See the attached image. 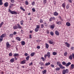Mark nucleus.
<instances>
[{
  "mask_svg": "<svg viewBox=\"0 0 74 74\" xmlns=\"http://www.w3.org/2000/svg\"><path fill=\"white\" fill-rule=\"evenodd\" d=\"M59 66L60 68L61 69H65V67L64 66H63V65L62 64H61L59 65Z\"/></svg>",
  "mask_w": 74,
  "mask_h": 74,
  "instance_id": "obj_12",
  "label": "nucleus"
},
{
  "mask_svg": "<svg viewBox=\"0 0 74 74\" xmlns=\"http://www.w3.org/2000/svg\"><path fill=\"white\" fill-rule=\"evenodd\" d=\"M26 60H23L21 62L20 64H25V63H26Z\"/></svg>",
  "mask_w": 74,
  "mask_h": 74,
  "instance_id": "obj_9",
  "label": "nucleus"
},
{
  "mask_svg": "<svg viewBox=\"0 0 74 74\" xmlns=\"http://www.w3.org/2000/svg\"><path fill=\"white\" fill-rule=\"evenodd\" d=\"M10 61L11 63H13L14 62V58H12Z\"/></svg>",
  "mask_w": 74,
  "mask_h": 74,
  "instance_id": "obj_29",
  "label": "nucleus"
},
{
  "mask_svg": "<svg viewBox=\"0 0 74 74\" xmlns=\"http://www.w3.org/2000/svg\"><path fill=\"white\" fill-rule=\"evenodd\" d=\"M36 27L35 29V32H37L38 30H39V29H40V25H36Z\"/></svg>",
  "mask_w": 74,
  "mask_h": 74,
  "instance_id": "obj_6",
  "label": "nucleus"
},
{
  "mask_svg": "<svg viewBox=\"0 0 74 74\" xmlns=\"http://www.w3.org/2000/svg\"><path fill=\"white\" fill-rule=\"evenodd\" d=\"M69 69H66V70L63 69L62 71V74H67V73H69Z\"/></svg>",
  "mask_w": 74,
  "mask_h": 74,
  "instance_id": "obj_5",
  "label": "nucleus"
},
{
  "mask_svg": "<svg viewBox=\"0 0 74 74\" xmlns=\"http://www.w3.org/2000/svg\"><path fill=\"white\" fill-rule=\"evenodd\" d=\"M55 25H51L50 26L51 29H54V27H55Z\"/></svg>",
  "mask_w": 74,
  "mask_h": 74,
  "instance_id": "obj_19",
  "label": "nucleus"
},
{
  "mask_svg": "<svg viewBox=\"0 0 74 74\" xmlns=\"http://www.w3.org/2000/svg\"><path fill=\"white\" fill-rule=\"evenodd\" d=\"M36 48H37V49H40V46H37Z\"/></svg>",
  "mask_w": 74,
  "mask_h": 74,
  "instance_id": "obj_54",
  "label": "nucleus"
},
{
  "mask_svg": "<svg viewBox=\"0 0 74 74\" xmlns=\"http://www.w3.org/2000/svg\"><path fill=\"white\" fill-rule=\"evenodd\" d=\"M10 5H11L12 7H13V5H14V4L11 3L10 4Z\"/></svg>",
  "mask_w": 74,
  "mask_h": 74,
  "instance_id": "obj_61",
  "label": "nucleus"
},
{
  "mask_svg": "<svg viewBox=\"0 0 74 74\" xmlns=\"http://www.w3.org/2000/svg\"><path fill=\"white\" fill-rule=\"evenodd\" d=\"M39 64H40V65H41V66H43L44 64L43 63V62H40L39 63Z\"/></svg>",
  "mask_w": 74,
  "mask_h": 74,
  "instance_id": "obj_40",
  "label": "nucleus"
},
{
  "mask_svg": "<svg viewBox=\"0 0 74 74\" xmlns=\"http://www.w3.org/2000/svg\"><path fill=\"white\" fill-rule=\"evenodd\" d=\"M74 47H72L71 49L72 50H73V49H74Z\"/></svg>",
  "mask_w": 74,
  "mask_h": 74,
  "instance_id": "obj_58",
  "label": "nucleus"
},
{
  "mask_svg": "<svg viewBox=\"0 0 74 74\" xmlns=\"http://www.w3.org/2000/svg\"><path fill=\"white\" fill-rule=\"evenodd\" d=\"M56 24L59 25H62V21H59L56 22Z\"/></svg>",
  "mask_w": 74,
  "mask_h": 74,
  "instance_id": "obj_11",
  "label": "nucleus"
},
{
  "mask_svg": "<svg viewBox=\"0 0 74 74\" xmlns=\"http://www.w3.org/2000/svg\"><path fill=\"white\" fill-rule=\"evenodd\" d=\"M6 47L8 48H10V47H11V45L10 44L9 42L6 43Z\"/></svg>",
  "mask_w": 74,
  "mask_h": 74,
  "instance_id": "obj_8",
  "label": "nucleus"
},
{
  "mask_svg": "<svg viewBox=\"0 0 74 74\" xmlns=\"http://www.w3.org/2000/svg\"><path fill=\"white\" fill-rule=\"evenodd\" d=\"M62 64L63 65H64L66 67H68V66H69V65L71 64V62H68L67 64H66L65 62H62Z\"/></svg>",
  "mask_w": 74,
  "mask_h": 74,
  "instance_id": "obj_4",
  "label": "nucleus"
},
{
  "mask_svg": "<svg viewBox=\"0 0 74 74\" xmlns=\"http://www.w3.org/2000/svg\"><path fill=\"white\" fill-rule=\"evenodd\" d=\"M24 22V21L23 20L21 21H20V24L22 25H22H23Z\"/></svg>",
  "mask_w": 74,
  "mask_h": 74,
  "instance_id": "obj_33",
  "label": "nucleus"
},
{
  "mask_svg": "<svg viewBox=\"0 0 74 74\" xmlns=\"http://www.w3.org/2000/svg\"><path fill=\"white\" fill-rule=\"evenodd\" d=\"M73 59H74V53H73L69 57V58L70 60H72L73 59Z\"/></svg>",
  "mask_w": 74,
  "mask_h": 74,
  "instance_id": "obj_7",
  "label": "nucleus"
},
{
  "mask_svg": "<svg viewBox=\"0 0 74 74\" xmlns=\"http://www.w3.org/2000/svg\"><path fill=\"white\" fill-rule=\"evenodd\" d=\"M60 68H56V70L57 71H59V70H60Z\"/></svg>",
  "mask_w": 74,
  "mask_h": 74,
  "instance_id": "obj_39",
  "label": "nucleus"
},
{
  "mask_svg": "<svg viewBox=\"0 0 74 74\" xmlns=\"http://www.w3.org/2000/svg\"><path fill=\"white\" fill-rule=\"evenodd\" d=\"M7 36V34H4L1 35V36L3 38H4V37H6V36Z\"/></svg>",
  "mask_w": 74,
  "mask_h": 74,
  "instance_id": "obj_18",
  "label": "nucleus"
},
{
  "mask_svg": "<svg viewBox=\"0 0 74 74\" xmlns=\"http://www.w3.org/2000/svg\"><path fill=\"white\" fill-rule=\"evenodd\" d=\"M41 59H42V60H43V61H45L46 60L45 59V58H44V57H42L41 58Z\"/></svg>",
  "mask_w": 74,
  "mask_h": 74,
  "instance_id": "obj_47",
  "label": "nucleus"
},
{
  "mask_svg": "<svg viewBox=\"0 0 74 74\" xmlns=\"http://www.w3.org/2000/svg\"><path fill=\"white\" fill-rule=\"evenodd\" d=\"M28 54L27 53H25V56H28Z\"/></svg>",
  "mask_w": 74,
  "mask_h": 74,
  "instance_id": "obj_56",
  "label": "nucleus"
},
{
  "mask_svg": "<svg viewBox=\"0 0 74 74\" xmlns=\"http://www.w3.org/2000/svg\"><path fill=\"white\" fill-rule=\"evenodd\" d=\"M40 23H43V21H42V19H41L40 20Z\"/></svg>",
  "mask_w": 74,
  "mask_h": 74,
  "instance_id": "obj_52",
  "label": "nucleus"
},
{
  "mask_svg": "<svg viewBox=\"0 0 74 74\" xmlns=\"http://www.w3.org/2000/svg\"><path fill=\"white\" fill-rule=\"evenodd\" d=\"M54 15L55 16H57L58 15V13H57L56 12H55L54 13Z\"/></svg>",
  "mask_w": 74,
  "mask_h": 74,
  "instance_id": "obj_34",
  "label": "nucleus"
},
{
  "mask_svg": "<svg viewBox=\"0 0 74 74\" xmlns=\"http://www.w3.org/2000/svg\"><path fill=\"white\" fill-rule=\"evenodd\" d=\"M44 25H45V26H47V23H44Z\"/></svg>",
  "mask_w": 74,
  "mask_h": 74,
  "instance_id": "obj_60",
  "label": "nucleus"
},
{
  "mask_svg": "<svg viewBox=\"0 0 74 74\" xmlns=\"http://www.w3.org/2000/svg\"><path fill=\"white\" fill-rule=\"evenodd\" d=\"M70 8V5H67L66 6V8L67 9H68Z\"/></svg>",
  "mask_w": 74,
  "mask_h": 74,
  "instance_id": "obj_31",
  "label": "nucleus"
},
{
  "mask_svg": "<svg viewBox=\"0 0 74 74\" xmlns=\"http://www.w3.org/2000/svg\"><path fill=\"white\" fill-rule=\"evenodd\" d=\"M57 64L58 65V66H59V65H60V64H60V62H57Z\"/></svg>",
  "mask_w": 74,
  "mask_h": 74,
  "instance_id": "obj_44",
  "label": "nucleus"
},
{
  "mask_svg": "<svg viewBox=\"0 0 74 74\" xmlns=\"http://www.w3.org/2000/svg\"><path fill=\"white\" fill-rule=\"evenodd\" d=\"M32 11H33V12H35V11H36V10L34 8H32Z\"/></svg>",
  "mask_w": 74,
  "mask_h": 74,
  "instance_id": "obj_53",
  "label": "nucleus"
},
{
  "mask_svg": "<svg viewBox=\"0 0 74 74\" xmlns=\"http://www.w3.org/2000/svg\"><path fill=\"white\" fill-rule=\"evenodd\" d=\"M50 66V67H53H53H54L55 66L53 64H51Z\"/></svg>",
  "mask_w": 74,
  "mask_h": 74,
  "instance_id": "obj_50",
  "label": "nucleus"
},
{
  "mask_svg": "<svg viewBox=\"0 0 74 74\" xmlns=\"http://www.w3.org/2000/svg\"><path fill=\"white\" fill-rule=\"evenodd\" d=\"M3 38L1 36H0V42L3 41Z\"/></svg>",
  "mask_w": 74,
  "mask_h": 74,
  "instance_id": "obj_23",
  "label": "nucleus"
},
{
  "mask_svg": "<svg viewBox=\"0 0 74 74\" xmlns=\"http://www.w3.org/2000/svg\"><path fill=\"white\" fill-rule=\"evenodd\" d=\"M51 64V63L49 62H48L47 63H46L45 64V66H49V65H50V64Z\"/></svg>",
  "mask_w": 74,
  "mask_h": 74,
  "instance_id": "obj_25",
  "label": "nucleus"
},
{
  "mask_svg": "<svg viewBox=\"0 0 74 74\" xmlns=\"http://www.w3.org/2000/svg\"><path fill=\"white\" fill-rule=\"evenodd\" d=\"M32 38V35H29V38Z\"/></svg>",
  "mask_w": 74,
  "mask_h": 74,
  "instance_id": "obj_62",
  "label": "nucleus"
},
{
  "mask_svg": "<svg viewBox=\"0 0 74 74\" xmlns=\"http://www.w3.org/2000/svg\"><path fill=\"white\" fill-rule=\"evenodd\" d=\"M43 3L44 4H45L46 3H47V0H43Z\"/></svg>",
  "mask_w": 74,
  "mask_h": 74,
  "instance_id": "obj_43",
  "label": "nucleus"
},
{
  "mask_svg": "<svg viewBox=\"0 0 74 74\" xmlns=\"http://www.w3.org/2000/svg\"><path fill=\"white\" fill-rule=\"evenodd\" d=\"M49 44H53V41L50 40V41H49Z\"/></svg>",
  "mask_w": 74,
  "mask_h": 74,
  "instance_id": "obj_42",
  "label": "nucleus"
},
{
  "mask_svg": "<svg viewBox=\"0 0 74 74\" xmlns=\"http://www.w3.org/2000/svg\"><path fill=\"white\" fill-rule=\"evenodd\" d=\"M14 34V35H15L16 34V32H14L13 35Z\"/></svg>",
  "mask_w": 74,
  "mask_h": 74,
  "instance_id": "obj_57",
  "label": "nucleus"
},
{
  "mask_svg": "<svg viewBox=\"0 0 74 74\" xmlns=\"http://www.w3.org/2000/svg\"><path fill=\"white\" fill-rule=\"evenodd\" d=\"M66 25L67 26L69 27V26H70L71 24H70V22H67L66 23Z\"/></svg>",
  "mask_w": 74,
  "mask_h": 74,
  "instance_id": "obj_10",
  "label": "nucleus"
},
{
  "mask_svg": "<svg viewBox=\"0 0 74 74\" xmlns=\"http://www.w3.org/2000/svg\"><path fill=\"white\" fill-rule=\"evenodd\" d=\"M50 34L51 36H53V32H50Z\"/></svg>",
  "mask_w": 74,
  "mask_h": 74,
  "instance_id": "obj_49",
  "label": "nucleus"
},
{
  "mask_svg": "<svg viewBox=\"0 0 74 74\" xmlns=\"http://www.w3.org/2000/svg\"><path fill=\"white\" fill-rule=\"evenodd\" d=\"M17 25L18 26L17 27L16 25H15L13 26V28L14 30H15L16 29H22V27L19 24H17Z\"/></svg>",
  "mask_w": 74,
  "mask_h": 74,
  "instance_id": "obj_2",
  "label": "nucleus"
},
{
  "mask_svg": "<svg viewBox=\"0 0 74 74\" xmlns=\"http://www.w3.org/2000/svg\"><path fill=\"white\" fill-rule=\"evenodd\" d=\"M13 36H14V34H11L9 35L10 37L11 38Z\"/></svg>",
  "mask_w": 74,
  "mask_h": 74,
  "instance_id": "obj_37",
  "label": "nucleus"
},
{
  "mask_svg": "<svg viewBox=\"0 0 74 74\" xmlns=\"http://www.w3.org/2000/svg\"><path fill=\"white\" fill-rule=\"evenodd\" d=\"M34 4H35V2H34V1H33L32 3V5H34Z\"/></svg>",
  "mask_w": 74,
  "mask_h": 74,
  "instance_id": "obj_48",
  "label": "nucleus"
},
{
  "mask_svg": "<svg viewBox=\"0 0 74 74\" xmlns=\"http://www.w3.org/2000/svg\"><path fill=\"white\" fill-rule=\"evenodd\" d=\"M62 7L63 8H64V9H65V7H66V3H62Z\"/></svg>",
  "mask_w": 74,
  "mask_h": 74,
  "instance_id": "obj_15",
  "label": "nucleus"
},
{
  "mask_svg": "<svg viewBox=\"0 0 74 74\" xmlns=\"http://www.w3.org/2000/svg\"><path fill=\"white\" fill-rule=\"evenodd\" d=\"M12 7V6L10 5L9 6V9L8 10L9 12H10V13H11L12 14H15V15L17 14V12H16V11H12L10 10V9Z\"/></svg>",
  "mask_w": 74,
  "mask_h": 74,
  "instance_id": "obj_1",
  "label": "nucleus"
},
{
  "mask_svg": "<svg viewBox=\"0 0 74 74\" xmlns=\"http://www.w3.org/2000/svg\"><path fill=\"white\" fill-rule=\"evenodd\" d=\"M52 20H55V18L54 17H51L49 19L50 21H52Z\"/></svg>",
  "mask_w": 74,
  "mask_h": 74,
  "instance_id": "obj_13",
  "label": "nucleus"
},
{
  "mask_svg": "<svg viewBox=\"0 0 74 74\" xmlns=\"http://www.w3.org/2000/svg\"><path fill=\"white\" fill-rule=\"evenodd\" d=\"M29 58H30V56H28L26 58V60H29Z\"/></svg>",
  "mask_w": 74,
  "mask_h": 74,
  "instance_id": "obj_32",
  "label": "nucleus"
},
{
  "mask_svg": "<svg viewBox=\"0 0 74 74\" xmlns=\"http://www.w3.org/2000/svg\"><path fill=\"white\" fill-rule=\"evenodd\" d=\"M45 45H46V48L47 49H48L49 47V45H48V44L47 43H45Z\"/></svg>",
  "mask_w": 74,
  "mask_h": 74,
  "instance_id": "obj_27",
  "label": "nucleus"
},
{
  "mask_svg": "<svg viewBox=\"0 0 74 74\" xmlns=\"http://www.w3.org/2000/svg\"><path fill=\"white\" fill-rule=\"evenodd\" d=\"M71 68L72 69H74V64H72L71 65Z\"/></svg>",
  "mask_w": 74,
  "mask_h": 74,
  "instance_id": "obj_35",
  "label": "nucleus"
},
{
  "mask_svg": "<svg viewBox=\"0 0 74 74\" xmlns=\"http://www.w3.org/2000/svg\"><path fill=\"white\" fill-rule=\"evenodd\" d=\"M49 31H47V34H49Z\"/></svg>",
  "mask_w": 74,
  "mask_h": 74,
  "instance_id": "obj_64",
  "label": "nucleus"
},
{
  "mask_svg": "<svg viewBox=\"0 0 74 74\" xmlns=\"http://www.w3.org/2000/svg\"><path fill=\"white\" fill-rule=\"evenodd\" d=\"M25 4L26 5H28L29 4V2H28V1H27L26 0L25 1Z\"/></svg>",
  "mask_w": 74,
  "mask_h": 74,
  "instance_id": "obj_38",
  "label": "nucleus"
},
{
  "mask_svg": "<svg viewBox=\"0 0 74 74\" xmlns=\"http://www.w3.org/2000/svg\"><path fill=\"white\" fill-rule=\"evenodd\" d=\"M33 64V62H32L31 63H29V66H32Z\"/></svg>",
  "mask_w": 74,
  "mask_h": 74,
  "instance_id": "obj_59",
  "label": "nucleus"
},
{
  "mask_svg": "<svg viewBox=\"0 0 74 74\" xmlns=\"http://www.w3.org/2000/svg\"><path fill=\"white\" fill-rule=\"evenodd\" d=\"M57 54V53L55 52H54L53 53V55H56Z\"/></svg>",
  "mask_w": 74,
  "mask_h": 74,
  "instance_id": "obj_46",
  "label": "nucleus"
},
{
  "mask_svg": "<svg viewBox=\"0 0 74 74\" xmlns=\"http://www.w3.org/2000/svg\"><path fill=\"white\" fill-rule=\"evenodd\" d=\"M47 70H44V71H42V73L43 74H47Z\"/></svg>",
  "mask_w": 74,
  "mask_h": 74,
  "instance_id": "obj_21",
  "label": "nucleus"
},
{
  "mask_svg": "<svg viewBox=\"0 0 74 74\" xmlns=\"http://www.w3.org/2000/svg\"><path fill=\"white\" fill-rule=\"evenodd\" d=\"M4 24V22H2L0 24V28L3 26V25Z\"/></svg>",
  "mask_w": 74,
  "mask_h": 74,
  "instance_id": "obj_30",
  "label": "nucleus"
},
{
  "mask_svg": "<svg viewBox=\"0 0 74 74\" xmlns=\"http://www.w3.org/2000/svg\"><path fill=\"white\" fill-rule=\"evenodd\" d=\"M65 44L66 45V47H68V48H69L70 47V44L68 43L67 42H65Z\"/></svg>",
  "mask_w": 74,
  "mask_h": 74,
  "instance_id": "obj_17",
  "label": "nucleus"
},
{
  "mask_svg": "<svg viewBox=\"0 0 74 74\" xmlns=\"http://www.w3.org/2000/svg\"><path fill=\"white\" fill-rule=\"evenodd\" d=\"M3 1L2 0H0V5H3Z\"/></svg>",
  "mask_w": 74,
  "mask_h": 74,
  "instance_id": "obj_36",
  "label": "nucleus"
},
{
  "mask_svg": "<svg viewBox=\"0 0 74 74\" xmlns=\"http://www.w3.org/2000/svg\"><path fill=\"white\" fill-rule=\"evenodd\" d=\"M20 8L21 10L23 11H25V10L23 8V7L22 6H21Z\"/></svg>",
  "mask_w": 74,
  "mask_h": 74,
  "instance_id": "obj_28",
  "label": "nucleus"
},
{
  "mask_svg": "<svg viewBox=\"0 0 74 74\" xmlns=\"http://www.w3.org/2000/svg\"><path fill=\"white\" fill-rule=\"evenodd\" d=\"M11 3H14L15 2V1H14V0H11Z\"/></svg>",
  "mask_w": 74,
  "mask_h": 74,
  "instance_id": "obj_55",
  "label": "nucleus"
},
{
  "mask_svg": "<svg viewBox=\"0 0 74 74\" xmlns=\"http://www.w3.org/2000/svg\"><path fill=\"white\" fill-rule=\"evenodd\" d=\"M69 2H70V3H72V1L71 0H68Z\"/></svg>",
  "mask_w": 74,
  "mask_h": 74,
  "instance_id": "obj_63",
  "label": "nucleus"
},
{
  "mask_svg": "<svg viewBox=\"0 0 74 74\" xmlns=\"http://www.w3.org/2000/svg\"><path fill=\"white\" fill-rule=\"evenodd\" d=\"M4 5L5 7H8V3L7 2H5L4 4Z\"/></svg>",
  "mask_w": 74,
  "mask_h": 74,
  "instance_id": "obj_14",
  "label": "nucleus"
},
{
  "mask_svg": "<svg viewBox=\"0 0 74 74\" xmlns=\"http://www.w3.org/2000/svg\"><path fill=\"white\" fill-rule=\"evenodd\" d=\"M55 34L56 35V36L59 35V33L57 30L55 31Z\"/></svg>",
  "mask_w": 74,
  "mask_h": 74,
  "instance_id": "obj_16",
  "label": "nucleus"
},
{
  "mask_svg": "<svg viewBox=\"0 0 74 74\" xmlns=\"http://www.w3.org/2000/svg\"><path fill=\"white\" fill-rule=\"evenodd\" d=\"M35 55V53L34 52H32L31 53L30 56H32L33 57Z\"/></svg>",
  "mask_w": 74,
  "mask_h": 74,
  "instance_id": "obj_24",
  "label": "nucleus"
},
{
  "mask_svg": "<svg viewBox=\"0 0 74 74\" xmlns=\"http://www.w3.org/2000/svg\"><path fill=\"white\" fill-rule=\"evenodd\" d=\"M41 27L42 29L44 27V25L42 24L41 25Z\"/></svg>",
  "mask_w": 74,
  "mask_h": 74,
  "instance_id": "obj_51",
  "label": "nucleus"
},
{
  "mask_svg": "<svg viewBox=\"0 0 74 74\" xmlns=\"http://www.w3.org/2000/svg\"><path fill=\"white\" fill-rule=\"evenodd\" d=\"M21 45H25V42L24 41H22L21 42Z\"/></svg>",
  "mask_w": 74,
  "mask_h": 74,
  "instance_id": "obj_26",
  "label": "nucleus"
},
{
  "mask_svg": "<svg viewBox=\"0 0 74 74\" xmlns=\"http://www.w3.org/2000/svg\"><path fill=\"white\" fill-rule=\"evenodd\" d=\"M16 39L17 40H18V41H20L21 40V38L19 37H17L16 38Z\"/></svg>",
  "mask_w": 74,
  "mask_h": 74,
  "instance_id": "obj_20",
  "label": "nucleus"
},
{
  "mask_svg": "<svg viewBox=\"0 0 74 74\" xmlns=\"http://www.w3.org/2000/svg\"><path fill=\"white\" fill-rule=\"evenodd\" d=\"M19 56V54L18 53H14L13 55V56L15 57V56Z\"/></svg>",
  "mask_w": 74,
  "mask_h": 74,
  "instance_id": "obj_22",
  "label": "nucleus"
},
{
  "mask_svg": "<svg viewBox=\"0 0 74 74\" xmlns=\"http://www.w3.org/2000/svg\"><path fill=\"white\" fill-rule=\"evenodd\" d=\"M67 54H68V53H67V52H65L64 53V56H67Z\"/></svg>",
  "mask_w": 74,
  "mask_h": 74,
  "instance_id": "obj_41",
  "label": "nucleus"
},
{
  "mask_svg": "<svg viewBox=\"0 0 74 74\" xmlns=\"http://www.w3.org/2000/svg\"><path fill=\"white\" fill-rule=\"evenodd\" d=\"M47 54H46L44 55V58L45 59H47V56L48 57V58H49L51 57V54L50 52H47Z\"/></svg>",
  "mask_w": 74,
  "mask_h": 74,
  "instance_id": "obj_3",
  "label": "nucleus"
},
{
  "mask_svg": "<svg viewBox=\"0 0 74 74\" xmlns=\"http://www.w3.org/2000/svg\"><path fill=\"white\" fill-rule=\"evenodd\" d=\"M9 56H12V53L11 52L9 54Z\"/></svg>",
  "mask_w": 74,
  "mask_h": 74,
  "instance_id": "obj_45",
  "label": "nucleus"
}]
</instances>
